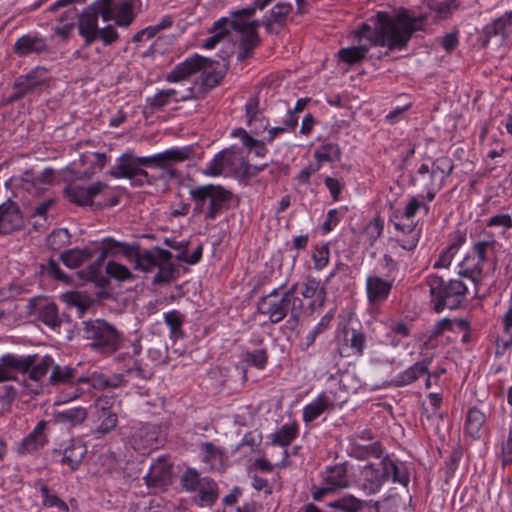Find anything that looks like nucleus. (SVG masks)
<instances>
[{
	"label": "nucleus",
	"mask_w": 512,
	"mask_h": 512,
	"mask_svg": "<svg viewBox=\"0 0 512 512\" xmlns=\"http://www.w3.org/2000/svg\"><path fill=\"white\" fill-rule=\"evenodd\" d=\"M47 50L45 39L24 35L20 37L15 45L14 52L19 56H26L31 53H41Z\"/></svg>",
	"instance_id": "24"
},
{
	"label": "nucleus",
	"mask_w": 512,
	"mask_h": 512,
	"mask_svg": "<svg viewBox=\"0 0 512 512\" xmlns=\"http://www.w3.org/2000/svg\"><path fill=\"white\" fill-rule=\"evenodd\" d=\"M231 53L232 52H224V51H221L219 53L218 56L223 61L220 69L217 70L216 68L213 67V65L215 63L218 64V62L215 61V60L212 63V67L211 68H203L204 71L202 73V85L205 88L212 89V88H214V87H216L217 85L220 84V82L222 81V79L224 78L226 72L229 69V57H230Z\"/></svg>",
	"instance_id": "21"
},
{
	"label": "nucleus",
	"mask_w": 512,
	"mask_h": 512,
	"mask_svg": "<svg viewBox=\"0 0 512 512\" xmlns=\"http://www.w3.org/2000/svg\"><path fill=\"white\" fill-rule=\"evenodd\" d=\"M106 273L109 277L115 278L119 281H125L133 278L132 273L126 266L114 261L107 263Z\"/></svg>",
	"instance_id": "52"
},
{
	"label": "nucleus",
	"mask_w": 512,
	"mask_h": 512,
	"mask_svg": "<svg viewBox=\"0 0 512 512\" xmlns=\"http://www.w3.org/2000/svg\"><path fill=\"white\" fill-rule=\"evenodd\" d=\"M279 289L275 288L267 295L261 297L257 303V311L267 316L273 324H277L289 316L288 323L296 326L299 323L301 314L293 315L291 303L285 297L279 295Z\"/></svg>",
	"instance_id": "7"
},
{
	"label": "nucleus",
	"mask_w": 512,
	"mask_h": 512,
	"mask_svg": "<svg viewBox=\"0 0 512 512\" xmlns=\"http://www.w3.org/2000/svg\"><path fill=\"white\" fill-rule=\"evenodd\" d=\"M37 354H30L27 357H15L12 354L3 355L0 358V382L14 380L15 372H29V378L33 381H40L53 365V359L45 355L40 363L35 364Z\"/></svg>",
	"instance_id": "5"
},
{
	"label": "nucleus",
	"mask_w": 512,
	"mask_h": 512,
	"mask_svg": "<svg viewBox=\"0 0 512 512\" xmlns=\"http://www.w3.org/2000/svg\"><path fill=\"white\" fill-rule=\"evenodd\" d=\"M297 429L292 425H284L273 435L272 443L280 446H288L296 437Z\"/></svg>",
	"instance_id": "50"
},
{
	"label": "nucleus",
	"mask_w": 512,
	"mask_h": 512,
	"mask_svg": "<svg viewBox=\"0 0 512 512\" xmlns=\"http://www.w3.org/2000/svg\"><path fill=\"white\" fill-rule=\"evenodd\" d=\"M346 400L331 398L328 393L320 394L317 399L305 406L303 410V419L306 422L315 420L320 416L326 409L334 408L337 405H341Z\"/></svg>",
	"instance_id": "20"
},
{
	"label": "nucleus",
	"mask_w": 512,
	"mask_h": 512,
	"mask_svg": "<svg viewBox=\"0 0 512 512\" xmlns=\"http://www.w3.org/2000/svg\"><path fill=\"white\" fill-rule=\"evenodd\" d=\"M213 59L195 54L185 61L177 64L171 72L166 75V81L170 83L180 82L188 79L203 68H211Z\"/></svg>",
	"instance_id": "11"
},
{
	"label": "nucleus",
	"mask_w": 512,
	"mask_h": 512,
	"mask_svg": "<svg viewBox=\"0 0 512 512\" xmlns=\"http://www.w3.org/2000/svg\"><path fill=\"white\" fill-rule=\"evenodd\" d=\"M454 169V164L451 159L448 157H441L436 159L433 162L432 170H431V178L436 176L437 172L442 174L440 179L439 189L443 186L446 177H448Z\"/></svg>",
	"instance_id": "45"
},
{
	"label": "nucleus",
	"mask_w": 512,
	"mask_h": 512,
	"mask_svg": "<svg viewBox=\"0 0 512 512\" xmlns=\"http://www.w3.org/2000/svg\"><path fill=\"white\" fill-rule=\"evenodd\" d=\"M459 275L471 279L475 284L481 281L483 266L471 252L459 264Z\"/></svg>",
	"instance_id": "27"
},
{
	"label": "nucleus",
	"mask_w": 512,
	"mask_h": 512,
	"mask_svg": "<svg viewBox=\"0 0 512 512\" xmlns=\"http://www.w3.org/2000/svg\"><path fill=\"white\" fill-rule=\"evenodd\" d=\"M229 150H223L215 155L213 160L207 165L204 174L208 176H218L222 174L224 167L231 162Z\"/></svg>",
	"instance_id": "40"
},
{
	"label": "nucleus",
	"mask_w": 512,
	"mask_h": 512,
	"mask_svg": "<svg viewBox=\"0 0 512 512\" xmlns=\"http://www.w3.org/2000/svg\"><path fill=\"white\" fill-rule=\"evenodd\" d=\"M381 473L377 476V481L379 484L384 483L388 480H392L393 482H398L404 486H407L409 482L408 473L403 466H398L388 457H384L380 461Z\"/></svg>",
	"instance_id": "19"
},
{
	"label": "nucleus",
	"mask_w": 512,
	"mask_h": 512,
	"mask_svg": "<svg viewBox=\"0 0 512 512\" xmlns=\"http://www.w3.org/2000/svg\"><path fill=\"white\" fill-rule=\"evenodd\" d=\"M421 207H423L425 209V212L428 213L429 206L419 201L416 197H412L405 207L402 218H405L407 221H409Z\"/></svg>",
	"instance_id": "62"
},
{
	"label": "nucleus",
	"mask_w": 512,
	"mask_h": 512,
	"mask_svg": "<svg viewBox=\"0 0 512 512\" xmlns=\"http://www.w3.org/2000/svg\"><path fill=\"white\" fill-rule=\"evenodd\" d=\"M494 244L495 241H481L474 244L472 253L477 257V260H479L482 266L487 260L488 251L493 249Z\"/></svg>",
	"instance_id": "59"
},
{
	"label": "nucleus",
	"mask_w": 512,
	"mask_h": 512,
	"mask_svg": "<svg viewBox=\"0 0 512 512\" xmlns=\"http://www.w3.org/2000/svg\"><path fill=\"white\" fill-rule=\"evenodd\" d=\"M261 44V38L258 32H249L241 35L239 40L238 61H244L253 55V50Z\"/></svg>",
	"instance_id": "30"
},
{
	"label": "nucleus",
	"mask_w": 512,
	"mask_h": 512,
	"mask_svg": "<svg viewBox=\"0 0 512 512\" xmlns=\"http://www.w3.org/2000/svg\"><path fill=\"white\" fill-rule=\"evenodd\" d=\"M434 310L437 313L445 308L457 309L462 304L467 292L466 285L459 279L444 280L443 277L432 274L427 278Z\"/></svg>",
	"instance_id": "4"
},
{
	"label": "nucleus",
	"mask_w": 512,
	"mask_h": 512,
	"mask_svg": "<svg viewBox=\"0 0 512 512\" xmlns=\"http://www.w3.org/2000/svg\"><path fill=\"white\" fill-rule=\"evenodd\" d=\"M77 373L76 368L70 366H61L59 364L52 365V371L49 378L51 385L60 383H72Z\"/></svg>",
	"instance_id": "37"
},
{
	"label": "nucleus",
	"mask_w": 512,
	"mask_h": 512,
	"mask_svg": "<svg viewBox=\"0 0 512 512\" xmlns=\"http://www.w3.org/2000/svg\"><path fill=\"white\" fill-rule=\"evenodd\" d=\"M182 488L188 492H195L202 484V478L199 473L192 468H187L181 476Z\"/></svg>",
	"instance_id": "47"
},
{
	"label": "nucleus",
	"mask_w": 512,
	"mask_h": 512,
	"mask_svg": "<svg viewBox=\"0 0 512 512\" xmlns=\"http://www.w3.org/2000/svg\"><path fill=\"white\" fill-rule=\"evenodd\" d=\"M466 242V231L457 229L450 236V243L448 248L454 253H457L458 249Z\"/></svg>",
	"instance_id": "63"
},
{
	"label": "nucleus",
	"mask_w": 512,
	"mask_h": 512,
	"mask_svg": "<svg viewBox=\"0 0 512 512\" xmlns=\"http://www.w3.org/2000/svg\"><path fill=\"white\" fill-rule=\"evenodd\" d=\"M228 23L229 19L226 17L217 20L210 30V33L213 35L205 40L202 47L205 49H213L224 37L229 34Z\"/></svg>",
	"instance_id": "32"
},
{
	"label": "nucleus",
	"mask_w": 512,
	"mask_h": 512,
	"mask_svg": "<svg viewBox=\"0 0 512 512\" xmlns=\"http://www.w3.org/2000/svg\"><path fill=\"white\" fill-rule=\"evenodd\" d=\"M504 331L500 339L497 340V348L507 350L512 344V305L503 316Z\"/></svg>",
	"instance_id": "43"
},
{
	"label": "nucleus",
	"mask_w": 512,
	"mask_h": 512,
	"mask_svg": "<svg viewBox=\"0 0 512 512\" xmlns=\"http://www.w3.org/2000/svg\"><path fill=\"white\" fill-rule=\"evenodd\" d=\"M325 483L333 491L347 486L346 469L342 465L329 467L326 471Z\"/></svg>",
	"instance_id": "34"
},
{
	"label": "nucleus",
	"mask_w": 512,
	"mask_h": 512,
	"mask_svg": "<svg viewBox=\"0 0 512 512\" xmlns=\"http://www.w3.org/2000/svg\"><path fill=\"white\" fill-rule=\"evenodd\" d=\"M427 373L428 367L425 362L416 363L399 376L397 384L400 386L408 385L417 380L421 375H425Z\"/></svg>",
	"instance_id": "42"
},
{
	"label": "nucleus",
	"mask_w": 512,
	"mask_h": 512,
	"mask_svg": "<svg viewBox=\"0 0 512 512\" xmlns=\"http://www.w3.org/2000/svg\"><path fill=\"white\" fill-rule=\"evenodd\" d=\"M193 155L192 146L172 148L164 152L137 157L131 152L123 153L118 158V163L109 174L116 179L126 178L132 181L134 186L152 185L157 181L169 183L173 179L180 178L179 171L172 163L183 162Z\"/></svg>",
	"instance_id": "1"
},
{
	"label": "nucleus",
	"mask_w": 512,
	"mask_h": 512,
	"mask_svg": "<svg viewBox=\"0 0 512 512\" xmlns=\"http://www.w3.org/2000/svg\"><path fill=\"white\" fill-rule=\"evenodd\" d=\"M37 298H32L29 301L28 308L30 312L37 310V317L42 323L46 326L55 329L59 327L61 324V319L58 314L57 305L54 302H49L47 300L41 301L38 304Z\"/></svg>",
	"instance_id": "17"
},
{
	"label": "nucleus",
	"mask_w": 512,
	"mask_h": 512,
	"mask_svg": "<svg viewBox=\"0 0 512 512\" xmlns=\"http://www.w3.org/2000/svg\"><path fill=\"white\" fill-rule=\"evenodd\" d=\"M393 287V280L383 279L380 276L370 275L366 279V292L369 303L380 304L384 302Z\"/></svg>",
	"instance_id": "16"
},
{
	"label": "nucleus",
	"mask_w": 512,
	"mask_h": 512,
	"mask_svg": "<svg viewBox=\"0 0 512 512\" xmlns=\"http://www.w3.org/2000/svg\"><path fill=\"white\" fill-rule=\"evenodd\" d=\"M172 462L169 457L161 456L150 466L144 481L149 488H163L170 484L172 478Z\"/></svg>",
	"instance_id": "13"
},
{
	"label": "nucleus",
	"mask_w": 512,
	"mask_h": 512,
	"mask_svg": "<svg viewBox=\"0 0 512 512\" xmlns=\"http://www.w3.org/2000/svg\"><path fill=\"white\" fill-rule=\"evenodd\" d=\"M156 267H158V272L154 276V284L171 283L175 279L176 270L173 264L157 265Z\"/></svg>",
	"instance_id": "54"
},
{
	"label": "nucleus",
	"mask_w": 512,
	"mask_h": 512,
	"mask_svg": "<svg viewBox=\"0 0 512 512\" xmlns=\"http://www.w3.org/2000/svg\"><path fill=\"white\" fill-rule=\"evenodd\" d=\"M40 492L43 498V504L48 507H57L60 510L67 511V504L61 500L57 495L50 494V490L47 485L41 484Z\"/></svg>",
	"instance_id": "53"
},
{
	"label": "nucleus",
	"mask_w": 512,
	"mask_h": 512,
	"mask_svg": "<svg viewBox=\"0 0 512 512\" xmlns=\"http://www.w3.org/2000/svg\"><path fill=\"white\" fill-rule=\"evenodd\" d=\"M330 507L339 508L345 512H359L363 509V502L353 496H345L329 504Z\"/></svg>",
	"instance_id": "48"
},
{
	"label": "nucleus",
	"mask_w": 512,
	"mask_h": 512,
	"mask_svg": "<svg viewBox=\"0 0 512 512\" xmlns=\"http://www.w3.org/2000/svg\"><path fill=\"white\" fill-rule=\"evenodd\" d=\"M197 491L199 493L194 497V501L199 507H211L219 496L217 483L209 477L202 478V484Z\"/></svg>",
	"instance_id": "23"
},
{
	"label": "nucleus",
	"mask_w": 512,
	"mask_h": 512,
	"mask_svg": "<svg viewBox=\"0 0 512 512\" xmlns=\"http://www.w3.org/2000/svg\"><path fill=\"white\" fill-rule=\"evenodd\" d=\"M501 458L503 466L512 463V431L510 430L508 439L501 448Z\"/></svg>",
	"instance_id": "64"
},
{
	"label": "nucleus",
	"mask_w": 512,
	"mask_h": 512,
	"mask_svg": "<svg viewBox=\"0 0 512 512\" xmlns=\"http://www.w3.org/2000/svg\"><path fill=\"white\" fill-rule=\"evenodd\" d=\"M86 417L87 410L83 407L71 408L55 414V419L58 423L70 424L72 426L81 424Z\"/></svg>",
	"instance_id": "33"
},
{
	"label": "nucleus",
	"mask_w": 512,
	"mask_h": 512,
	"mask_svg": "<svg viewBox=\"0 0 512 512\" xmlns=\"http://www.w3.org/2000/svg\"><path fill=\"white\" fill-rule=\"evenodd\" d=\"M24 227V218L19 205L8 200L0 205V235H10Z\"/></svg>",
	"instance_id": "12"
},
{
	"label": "nucleus",
	"mask_w": 512,
	"mask_h": 512,
	"mask_svg": "<svg viewBox=\"0 0 512 512\" xmlns=\"http://www.w3.org/2000/svg\"><path fill=\"white\" fill-rule=\"evenodd\" d=\"M384 223L379 216L373 218L364 229V236L367 238L369 244L372 246L377 239L382 235Z\"/></svg>",
	"instance_id": "49"
},
{
	"label": "nucleus",
	"mask_w": 512,
	"mask_h": 512,
	"mask_svg": "<svg viewBox=\"0 0 512 512\" xmlns=\"http://www.w3.org/2000/svg\"><path fill=\"white\" fill-rule=\"evenodd\" d=\"M103 0H96L78 14V32L84 38V47L90 46L95 41V32L98 27V18L102 17Z\"/></svg>",
	"instance_id": "8"
},
{
	"label": "nucleus",
	"mask_w": 512,
	"mask_h": 512,
	"mask_svg": "<svg viewBox=\"0 0 512 512\" xmlns=\"http://www.w3.org/2000/svg\"><path fill=\"white\" fill-rule=\"evenodd\" d=\"M483 45L494 37H499L502 44H507L512 40V11H507L492 23L483 28Z\"/></svg>",
	"instance_id": "14"
},
{
	"label": "nucleus",
	"mask_w": 512,
	"mask_h": 512,
	"mask_svg": "<svg viewBox=\"0 0 512 512\" xmlns=\"http://www.w3.org/2000/svg\"><path fill=\"white\" fill-rule=\"evenodd\" d=\"M42 268H43V270H45L47 272V274L50 277H52L58 281H62L64 283H69V281H70L69 276L64 274L61 271L58 263L56 261H54L53 259H50L48 261L47 265H45V266L43 265Z\"/></svg>",
	"instance_id": "60"
},
{
	"label": "nucleus",
	"mask_w": 512,
	"mask_h": 512,
	"mask_svg": "<svg viewBox=\"0 0 512 512\" xmlns=\"http://www.w3.org/2000/svg\"><path fill=\"white\" fill-rule=\"evenodd\" d=\"M102 19L104 21L114 20L119 27H128L135 18L133 5L126 0H103Z\"/></svg>",
	"instance_id": "10"
},
{
	"label": "nucleus",
	"mask_w": 512,
	"mask_h": 512,
	"mask_svg": "<svg viewBox=\"0 0 512 512\" xmlns=\"http://www.w3.org/2000/svg\"><path fill=\"white\" fill-rule=\"evenodd\" d=\"M102 418L101 424L97 428V432L107 434L116 427L118 421L117 415L108 409H103Z\"/></svg>",
	"instance_id": "55"
},
{
	"label": "nucleus",
	"mask_w": 512,
	"mask_h": 512,
	"mask_svg": "<svg viewBox=\"0 0 512 512\" xmlns=\"http://www.w3.org/2000/svg\"><path fill=\"white\" fill-rule=\"evenodd\" d=\"M64 193L71 203L79 206L89 205L84 187L79 185H69L64 189Z\"/></svg>",
	"instance_id": "51"
},
{
	"label": "nucleus",
	"mask_w": 512,
	"mask_h": 512,
	"mask_svg": "<svg viewBox=\"0 0 512 512\" xmlns=\"http://www.w3.org/2000/svg\"><path fill=\"white\" fill-rule=\"evenodd\" d=\"M332 319H333L332 313H327L320 319L319 323L313 328V330L306 337V344L308 346L311 345L312 343H314L315 338L318 334L322 333L324 330H326L328 328Z\"/></svg>",
	"instance_id": "58"
},
{
	"label": "nucleus",
	"mask_w": 512,
	"mask_h": 512,
	"mask_svg": "<svg viewBox=\"0 0 512 512\" xmlns=\"http://www.w3.org/2000/svg\"><path fill=\"white\" fill-rule=\"evenodd\" d=\"M93 257V252L89 248L84 249H70L61 253L60 259L65 266L69 268H77L82 265L86 260Z\"/></svg>",
	"instance_id": "28"
},
{
	"label": "nucleus",
	"mask_w": 512,
	"mask_h": 512,
	"mask_svg": "<svg viewBox=\"0 0 512 512\" xmlns=\"http://www.w3.org/2000/svg\"><path fill=\"white\" fill-rule=\"evenodd\" d=\"M291 11L292 5L290 3L279 2L271 9L270 15L267 18L277 23L280 28H283L286 24V18Z\"/></svg>",
	"instance_id": "46"
},
{
	"label": "nucleus",
	"mask_w": 512,
	"mask_h": 512,
	"mask_svg": "<svg viewBox=\"0 0 512 512\" xmlns=\"http://www.w3.org/2000/svg\"><path fill=\"white\" fill-rule=\"evenodd\" d=\"M368 50L369 47L366 45L353 46L340 49L338 55L343 62H346L349 65H354L361 62L365 58Z\"/></svg>",
	"instance_id": "38"
},
{
	"label": "nucleus",
	"mask_w": 512,
	"mask_h": 512,
	"mask_svg": "<svg viewBox=\"0 0 512 512\" xmlns=\"http://www.w3.org/2000/svg\"><path fill=\"white\" fill-rule=\"evenodd\" d=\"M147 107L151 109V112L155 110H159L166 106L170 100L166 96L163 90L159 91L157 94H155L153 97H148L146 99Z\"/></svg>",
	"instance_id": "61"
},
{
	"label": "nucleus",
	"mask_w": 512,
	"mask_h": 512,
	"mask_svg": "<svg viewBox=\"0 0 512 512\" xmlns=\"http://www.w3.org/2000/svg\"><path fill=\"white\" fill-rule=\"evenodd\" d=\"M426 19V14L410 16L404 8L395 17L385 11H378L369 19L370 24L361 25L357 35L366 38L374 46H386L389 50L403 49Z\"/></svg>",
	"instance_id": "2"
},
{
	"label": "nucleus",
	"mask_w": 512,
	"mask_h": 512,
	"mask_svg": "<svg viewBox=\"0 0 512 512\" xmlns=\"http://www.w3.org/2000/svg\"><path fill=\"white\" fill-rule=\"evenodd\" d=\"M393 224L395 229L401 233L402 236H398L396 239H390V243H393L394 247L400 246L407 251L414 250L420 237V230L416 228V224L410 220L408 223L393 221Z\"/></svg>",
	"instance_id": "15"
},
{
	"label": "nucleus",
	"mask_w": 512,
	"mask_h": 512,
	"mask_svg": "<svg viewBox=\"0 0 512 512\" xmlns=\"http://www.w3.org/2000/svg\"><path fill=\"white\" fill-rule=\"evenodd\" d=\"M100 39L104 45H111L119 39V34L112 25L98 28L95 32V41Z\"/></svg>",
	"instance_id": "56"
},
{
	"label": "nucleus",
	"mask_w": 512,
	"mask_h": 512,
	"mask_svg": "<svg viewBox=\"0 0 512 512\" xmlns=\"http://www.w3.org/2000/svg\"><path fill=\"white\" fill-rule=\"evenodd\" d=\"M301 295L307 299L315 298L316 301H319V306L323 307L327 293L326 289L320 286L319 280L311 275H308L305 278L304 289L301 292Z\"/></svg>",
	"instance_id": "29"
},
{
	"label": "nucleus",
	"mask_w": 512,
	"mask_h": 512,
	"mask_svg": "<svg viewBox=\"0 0 512 512\" xmlns=\"http://www.w3.org/2000/svg\"><path fill=\"white\" fill-rule=\"evenodd\" d=\"M45 426L46 423L44 421H40L33 429V431L22 440L18 447V451L20 453H27L42 447L45 442Z\"/></svg>",
	"instance_id": "26"
},
{
	"label": "nucleus",
	"mask_w": 512,
	"mask_h": 512,
	"mask_svg": "<svg viewBox=\"0 0 512 512\" xmlns=\"http://www.w3.org/2000/svg\"><path fill=\"white\" fill-rule=\"evenodd\" d=\"M82 332L85 339L92 340V348H108L112 351L122 348V334L103 319L84 321Z\"/></svg>",
	"instance_id": "6"
},
{
	"label": "nucleus",
	"mask_w": 512,
	"mask_h": 512,
	"mask_svg": "<svg viewBox=\"0 0 512 512\" xmlns=\"http://www.w3.org/2000/svg\"><path fill=\"white\" fill-rule=\"evenodd\" d=\"M298 284H293L287 291H285L282 296L287 299L291 303L293 315L302 314L303 311V301L301 298L296 296Z\"/></svg>",
	"instance_id": "57"
},
{
	"label": "nucleus",
	"mask_w": 512,
	"mask_h": 512,
	"mask_svg": "<svg viewBox=\"0 0 512 512\" xmlns=\"http://www.w3.org/2000/svg\"><path fill=\"white\" fill-rule=\"evenodd\" d=\"M134 246L136 255L132 256V259L136 261L137 269L148 272L157 266L153 250H144L143 252H141L139 245Z\"/></svg>",
	"instance_id": "41"
},
{
	"label": "nucleus",
	"mask_w": 512,
	"mask_h": 512,
	"mask_svg": "<svg viewBox=\"0 0 512 512\" xmlns=\"http://www.w3.org/2000/svg\"><path fill=\"white\" fill-rule=\"evenodd\" d=\"M86 453L85 444L80 440L73 439L64 449L62 462L69 465L72 470H76Z\"/></svg>",
	"instance_id": "25"
},
{
	"label": "nucleus",
	"mask_w": 512,
	"mask_h": 512,
	"mask_svg": "<svg viewBox=\"0 0 512 512\" xmlns=\"http://www.w3.org/2000/svg\"><path fill=\"white\" fill-rule=\"evenodd\" d=\"M100 251V260H105L107 256H115L122 254L126 258L132 260L135 256V246L127 243L119 242L112 237H106L102 240V247Z\"/></svg>",
	"instance_id": "22"
},
{
	"label": "nucleus",
	"mask_w": 512,
	"mask_h": 512,
	"mask_svg": "<svg viewBox=\"0 0 512 512\" xmlns=\"http://www.w3.org/2000/svg\"><path fill=\"white\" fill-rule=\"evenodd\" d=\"M459 6L457 0L431 1L428 4L431 12L435 14L436 20H444L450 17L452 12Z\"/></svg>",
	"instance_id": "36"
},
{
	"label": "nucleus",
	"mask_w": 512,
	"mask_h": 512,
	"mask_svg": "<svg viewBox=\"0 0 512 512\" xmlns=\"http://www.w3.org/2000/svg\"><path fill=\"white\" fill-rule=\"evenodd\" d=\"M189 194L194 203L193 215L204 214L208 220L227 211L233 196L231 191L212 184L191 188Z\"/></svg>",
	"instance_id": "3"
},
{
	"label": "nucleus",
	"mask_w": 512,
	"mask_h": 512,
	"mask_svg": "<svg viewBox=\"0 0 512 512\" xmlns=\"http://www.w3.org/2000/svg\"><path fill=\"white\" fill-rule=\"evenodd\" d=\"M267 363L266 354H245V358L239 362L237 365V369L242 371V377L246 379L247 369L251 366H254L258 369H261Z\"/></svg>",
	"instance_id": "44"
},
{
	"label": "nucleus",
	"mask_w": 512,
	"mask_h": 512,
	"mask_svg": "<svg viewBox=\"0 0 512 512\" xmlns=\"http://www.w3.org/2000/svg\"><path fill=\"white\" fill-rule=\"evenodd\" d=\"M381 473L377 476V481L379 484L384 483L388 480H392L393 482H398L404 486H407L409 482L408 473L403 466H398L388 457H384L380 461Z\"/></svg>",
	"instance_id": "18"
},
{
	"label": "nucleus",
	"mask_w": 512,
	"mask_h": 512,
	"mask_svg": "<svg viewBox=\"0 0 512 512\" xmlns=\"http://www.w3.org/2000/svg\"><path fill=\"white\" fill-rule=\"evenodd\" d=\"M314 157L320 165L322 162H336L341 158V149L337 144L327 143L315 150Z\"/></svg>",
	"instance_id": "35"
},
{
	"label": "nucleus",
	"mask_w": 512,
	"mask_h": 512,
	"mask_svg": "<svg viewBox=\"0 0 512 512\" xmlns=\"http://www.w3.org/2000/svg\"><path fill=\"white\" fill-rule=\"evenodd\" d=\"M343 341L347 347L361 352L365 346L366 337L360 330L345 327L343 329Z\"/></svg>",
	"instance_id": "39"
},
{
	"label": "nucleus",
	"mask_w": 512,
	"mask_h": 512,
	"mask_svg": "<svg viewBox=\"0 0 512 512\" xmlns=\"http://www.w3.org/2000/svg\"><path fill=\"white\" fill-rule=\"evenodd\" d=\"M486 421L485 414L476 407L468 410L466 417V432L473 438H480V431Z\"/></svg>",
	"instance_id": "31"
},
{
	"label": "nucleus",
	"mask_w": 512,
	"mask_h": 512,
	"mask_svg": "<svg viewBox=\"0 0 512 512\" xmlns=\"http://www.w3.org/2000/svg\"><path fill=\"white\" fill-rule=\"evenodd\" d=\"M47 84V71L44 68L37 67L24 76L18 78L13 85V94L8 102H16L27 94L33 93Z\"/></svg>",
	"instance_id": "9"
}]
</instances>
